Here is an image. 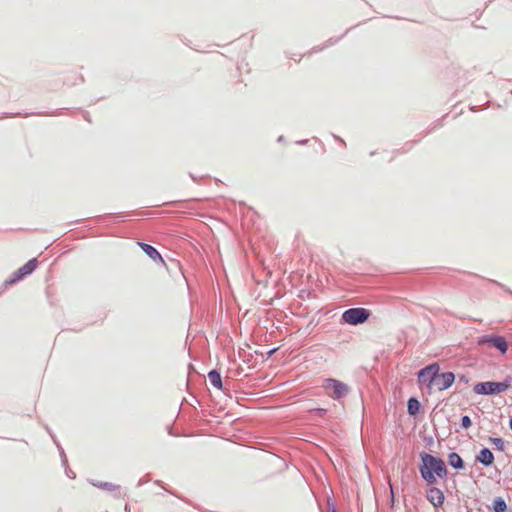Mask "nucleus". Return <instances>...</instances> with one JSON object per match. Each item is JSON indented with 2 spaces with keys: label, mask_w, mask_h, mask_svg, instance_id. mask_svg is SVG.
<instances>
[{
  "label": "nucleus",
  "mask_w": 512,
  "mask_h": 512,
  "mask_svg": "<svg viewBox=\"0 0 512 512\" xmlns=\"http://www.w3.org/2000/svg\"><path fill=\"white\" fill-rule=\"evenodd\" d=\"M422 465L420 467L421 476L429 484L436 483V476L442 478L446 476L447 469L445 462L428 453L421 455Z\"/></svg>",
  "instance_id": "f257e3e1"
},
{
  "label": "nucleus",
  "mask_w": 512,
  "mask_h": 512,
  "mask_svg": "<svg viewBox=\"0 0 512 512\" xmlns=\"http://www.w3.org/2000/svg\"><path fill=\"white\" fill-rule=\"evenodd\" d=\"M322 387L324 388L326 394L332 399H340L344 397L349 389L348 386L336 379L328 378L323 381Z\"/></svg>",
  "instance_id": "f03ea898"
},
{
  "label": "nucleus",
  "mask_w": 512,
  "mask_h": 512,
  "mask_svg": "<svg viewBox=\"0 0 512 512\" xmlns=\"http://www.w3.org/2000/svg\"><path fill=\"white\" fill-rule=\"evenodd\" d=\"M510 387L506 382H481L473 387V391L479 395L499 394L506 391Z\"/></svg>",
  "instance_id": "7ed1b4c3"
},
{
  "label": "nucleus",
  "mask_w": 512,
  "mask_h": 512,
  "mask_svg": "<svg viewBox=\"0 0 512 512\" xmlns=\"http://www.w3.org/2000/svg\"><path fill=\"white\" fill-rule=\"evenodd\" d=\"M440 371V366L437 363L426 366L418 372V382L420 385H425L428 392L431 393V388L437 373Z\"/></svg>",
  "instance_id": "20e7f679"
},
{
  "label": "nucleus",
  "mask_w": 512,
  "mask_h": 512,
  "mask_svg": "<svg viewBox=\"0 0 512 512\" xmlns=\"http://www.w3.org/2000/svg\"><path fill=\"white\" fill-rule=\"evenodd\" d=\"M369 315L368 310L364 308H350L343 313L342 319L348 324L357 325L364 323Z\"/></svg>",
  "instance_id": "39448f33"
},
{
  "label": "nucleus",
  "mask_w": 512,
  "mask_h": 512,
  "mask_svg": "<svg viewBox=\"0 0 512 512\" xmlns=\"http://www.w3.org/2000/svg\"><path fill=\"white\" fill-rule=\"evenodd\" d=\"M455 381V375L452 372L437 373L433 386L431 388V393L433 391H443L448 389Z\"/></svg>",
  "instance_id": "423d86ee"
},
{
  "label": "nucleus",
  "mask_w": 512,
  "mask_h": 512,
  "mask_svg": "<svg viewBox=\"0 0 512 512\" xmlns=\"http://www.w3.org/2000/svg\"><path fill=\"white\" fill-rule=\"evenodd\" d=\"M37 267V259H31L28 261L24 266L19 268L12 276L10 280H8L7 284H13L19 280H21L23 277L31 274Z\"/></svg>",
  "instance_id": "0eeeda50"
},
{
  "label": "nucleus",
  "mask_w": 512,
  "mask_h": 512,
  "mask_svg": "<svg viewBox=\"0 0 512 512\" xmlns=\"http://www.w3.org/2000/svg\"><path fill=\"white\" fill-rule=\"evenodd\" d=\"M480 344L488 343L491 346L498 349L502 354H505L508 350V344L504 337L495 336V337H483L479 341Z\"/></svg>",
  "instance_id": "6e6552de"
},
{
  "label": "nucleus",
  "mask_w": 512,
  "mask_h": 512,
  "mask_svg": "<svg viewBox=\"0 0 512 512\" xmlns=\"http://www.w3.org/2000/svg\"><path fill=\"white\" fill-rule=\"evenodd\" d=\"M427 499L434 507H441L444 503L445 496L440 489L431 487L427 491Z\"/></svg>",
  "instance_id": "1a4fd4ad"
},
{
  "label": "nucleus",
  "mask_w": 512,
  "mask_h": 512,
  "mask_svg": "<svg viewBox=\"0 0 512 512\" xmlns=\"http://www.w3.org/2000/svg\"><path fill=\"white\" fill-rule=\"evenodd\" d=\"M138 245L153 261L164 263L163 257L153 246L141 242H138Z\"/></svg>",
  "instance_id": "9d476101"
},
{
  "label": "nucleus",
  "mask_w": 512,
  "mask_h": 512,
  "mask_svg": "<svg viewBox=\"0 0 512 512\" xmlns=\"http://www.w3.org/2000/svg\"><path fill=\"white\" fill-rule=\"evenodd\" d=\"M477 460L485 466H489L494 462V455L488 448H483L480 450Z\"/></svg>",
  "instance_id": "9b49d317"
},
{
  "label": "nucleus",
  "mask_w": 512,
  "mask_h": 512,
  "mask_svg": "<svg viewBox=\"0 0 512 512\" xmlns=\"http://www.w3.org/2000/svg\"><path fill=\"white\" fill-rule=\"evenodd\" d=\"M208 379L210 381V383L217 389H221L222 388V380H221V376L220 374L215 371V370H212L209 372L208 374Z\"/></svg>",
  "instance_id": "f8f14e48"
},
{
  "label": "nucleus",
  "mask_w": 512,
  "mask_h": 512,
  "mask_svg": "<svg viewBox=\"0 0 512 512\" xmlns=\"http://www.w3.org/2000/svg\"><path fill=\"white\" fill-rule=\"evenodd\" d=\"M420 403L415 398H410L408 401V412L410 415H416L419 412Z\"/></svg>",
  "instance_id": "ddd939ff"
},
{
  "label": "nucleus",
  "mask_w": 512,
  "mask_h": 512,
  "mask_svg": "<svg viewBox=\"0 0 512 512\" xmlns=\"http://www.w3.org/2000/svg\"><path fill=\"white\" fill-rule=\"evenodd\" d=\"M449 464L453 466L454 468H462L463 467V461L461 457L456 453H451L449 455Z\"/></svg>",
  "instance_id": "4468645a"
},
{
  "label": "nucleus",
  "mask_w": 512,
  "mask_h": 512,
  "mask_svg": "<svg viewBox=\"0 0 512 512\" xmlns=\"http://www.w3.org/2000/svg\"><path fill=\"white\" fill-rule=\"evenodd\" d=\"M494 512H505L507 510L506 502L502 498H497L493 503Z\"/></svg>",
  "instance_id": "2eb2a0df"
},
{
  "label": "nucleus",
  "mask_w": 512,
  "mask_h": 512,
  "mask_svg": "<svg viewBox=\"0 0 512 512\" xmlns=\"http://www.w3.org/2000/svg\"><path fill=\"white\" fill-rule=\"evenodd\" d=\"M462 427L467 429L472 425L471 419L469 416H463L461 420Z\"/></svg>",
  "instance_id": "dca6fc26"
},
{
  "label": "nucleus",
  "mask_w": 512,
  "mask_h": 512,
  "mask_svg": "<svg viewBox=\"0 0 512 512\" xmlns=\"http://www.w3.org/2000/svg\"><path fill=\"white\" fill-rule=\"evenodd\" d=\"M491 441H492L496 446H502V445H503V441H502V439H500V438H491Z\"/></svg>",
  "instance_id": "f3484780"
},
{
  "label": "nucleus",
  "mask_w": 512,
  "mask_h": 512,
  "mask_svg": "<svg viewBox=\"0 0 512 512\" xmlns=\"http://www.w3.org/2000/svg\"><path fill=\"white\" fill-rule=\"evenodd\" d=\"M509 426H510V428L512 430V418L510 419Z\"/></svg>",
  "instance_id": "a211bd4d"
}]
</instances>
